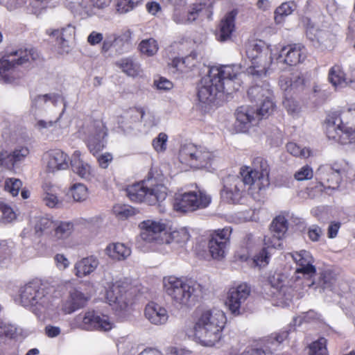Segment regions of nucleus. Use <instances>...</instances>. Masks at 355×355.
<instances>
[{
	"label": "nucleus",
	"instance_id": "f257e3e1",
	"mask_svg": "<svg viewBox=\"0 0 355 355\" xmlns=\"http://www.w3.org/2000/svg\"><path fill=\"white\" fill-rule=\"evenodd\" d=\"M240 74L241 67L238 65L212 67L199 83V101L202 103L211 105L223 92L230 93L232 90L238 89L236 86L239 85Z\"/></svg>",
	"mask_w": 355,
	"mask_h": 355
},
{
	"label": "nucleus",
	"instance_id": "f03ea898",
	"mask_svg": "<svg viewBox=\"0 0 355 355\" xmlns=\"http://www.w3.org/2000/svg\"><path fill=\"white\" fill-rule=\"evenodd\" d=\"M60 296L53 285L35 280L26 284L21 293L23 306L29 308L36 315L40 316L53 306L55 299Z\"/></svg>",
	"mask_w": 355,
	"mask_h": 355
},
{
	"label": "nucleus",
	"instance_id": "7ed1b4c3",
	"mask_svg": "<svg viewBox=\"0 0 355 355\" xmlns=\"http://www.w3.org/2000/svg\"><path fill=\"white\" fill-rule=\"evenodd\" d=\"M226 321V316L220 310L214 309L202 311L194 324L196 339L202 346L216 345L223 337Z\"/></svg>",
	"mask_w": 355,
	"mask_h": 355
},
{
	"label": "nucleus",
	"instance_id": "20e7f679",
	"mask_svg": "<svg viewBox=\"0 0 355 355\" xmlns=\"http://www.w3.org/2000/svg\"><path fill=\"white\" fill-rule=\"evenodd\" d=\"M163 285L175 305L181 309L192 307L202 295L201 285L191 279L168 276L164 278Z\"/></svg>",
	"mask_w": 355,
	"mask_h": 355
},
{
	"label": "nucleus",
	"instance_id": "39448f33",
	"mask_svg": "<svg viewBox=\"0 0 355 355\" xmlns=\"http://www.w3.org/2000/svg\"><path fill=\"white\" fill-rule=\"evenodd\" d=\"M40 59V53L34 48L12 50L0 59V80L12 83L19 78V66H31Z\"/></svg>",
	"mask_w": 355,
	"mask_h": 355
},
{
	"label": "nucleus",
	"instance_id": "423d86ee",
	"mask_svg": "<svg viewBox=\"0 0 355 355\" xmlns=\"http://www.w3.org/2000/svg\"><path fill=\"white\" fill-rule=\"evenodd\" d=\"M325 131L329 139L341 144H355V109L329 115Z\"/></svg>",
	"mask_w": 355,
	"mask_h": 355
},
{
	"label": "nucleus",
	"instance_id": "0eeeda50",
	"mask_svg": "<svg viewBox=\"0 0 355 355\" xmlns=\"http://www.w3.org/2000/svg\"><path fill=\"white\" fill-rule=\"evenodd\" d=\"M167 193L166 187L153 178L130 185L126 189V195L131 201L149 205H159L166 199Z\"/></svg>",
	"mask_w": 355,
	"mask_h": 355
},
{
	"label": "nucleus",
	"instance_id": "6e6552de",
	"mask_svg": "<svg viewBox=\"0 0 355 355\" xmlns=\"http://www.w3.org/2000/svg\"><path fill=\"white\" fill-rule=\"evenodd\" d=\"M178 159L182 164L196 169L212 168L218 160L214 152L192 143L181 146Z\"/></svg>",
	"mask_w": 355,
	"mask_h": 355
},
{
	"label": "nucleus",
	"instance_id": "1a4fd4ad",
	"mask_svg": "<svg viewBox=\"0 0 355 355\" xmlns=\"http://www.w3.org/2000/svg\"><path fill=\"white\" fill-rule=\"evenodd\" d=\"M245 54L251 62V66L248 69V73L258 76L266 75L272 64L269 49L261 41H253L246 44Z\"/></svg>",
	"mask_w": 355,
	"mask_h": 355
},
{
	"label": "nucleus",
	"instance_id": "9d476101",
	"mask_svg": "<svg viewBox=\"0 0 355 355\" xmlns=\"http://www.w3.org/2000/svg\"><path fill=\"white\" fill-rule=\"evenodd\" d=\"M71 329L85 331H107L114 327V322L105 315H99L94 311L83 312L76 315L70 323Z\"/></svg>",
	"mask_w": 355,
	"mask_h": 355
},
{
	"label": "nucleus",
	"instance_id": "9b49d317",
	"mask_svg": "<svg viewBox=\"0 0 355 355\" xmlns=\"http://www.w3.org/2000/svg\"><path fill=\"white\" fill-rule=\"evenodd\" d=\"M211 202V197L205 191H190L178 196L173 204L176 211L182 212L193 211L207 207Z\"/></svg>",
	"mask_w": 355,
	"mask_h": 355
},
{
	"label": "nucleus",
	"instance_id": "f8f14e48",
	"mask_svg": "<svg viewBox=\"0 0 355 355\" xmlns=\"http://www.w3.org/2000/svg\"><path fill=\"white\" fill-rule=\"evenodd\" d=\"M241 176L230 175L226 185V189H231L232 186L234 187V193L232 197L227 196V198L230 200H236L239 196H241L242 193L245 189V186L250 187L257 180L258 181L257 175H254V171L250 167L242 168L240 172ZM230 192V190H227Z\"/></svg>",
	"mask_w": 355,
	"mask_h": 355
},
{
	"label": "nucleus",
	"instance_id": "ddd939ff",
	"mask_svg": "<svg viewBox=\"0 0 355 355\" xmlns=\"http://www.w3.org/2000/svg\"><path fill=\"white\" fill-rule=\"evenodd\" d=\"M232 229L225 227L218 230L211 235L209 241V250L214 259H220L225 257Z\"/></svg>",
	"mask_w": 355,
	"mask_h": 355
},
{
	"label": "nucleus",
	"instance_id": "4468645a",
	"mask_svg": "<svg viewBox=\"0 0 355 355\" xmlns=\"http://www.w3.org/2000/svg\"><path fill=\"white\" fill-rule=\"evenodd\" d=\"M141 232L140 236L142 240L148 242H155L164 244L166 234V225L160 221L146 220L139 225Z\"/></svg>",
	"mask_w": 355,
	"mask_h": 355
},
{
	"label": "nucleus",
	"instance_id": "2eb2a0df",
	"mask_svg": "<svg viewBox=\"0 0 355 355\" xmlns=\"http://www.w3.org/2000/svg\"><path fill=\"white\" fill-rule=\"evenodd\" d=\"M132 34V31L128 29L119 35L113 33L107 35L103 42L102 51L107 52L113 49L119 54L128 52L131 48Z\"/></svg>",
	"mask_w": 355,
	"mask_h": 355
},
{
	"label": "nucleus",
	"instance_id": "dca6fc26",
	"mask_svg": "<svg viewBox=\"0 0 355 355\" xmlns=\"http://www.w3.org/2000/svg\"><path fill=\"white\" fill-rule=\"evenodd\" d=\"M128 285L121 281L113 283L106 291V299L108 303L116 310H125L130 302L128 297Z\"/></svg>",
	"mask_w": 355,
	"mask_h": 355
},
{
	"label": "nucleus",
	"instance_id": "f3484780",
	"mask_svg": "<svg viewBox=\"0 0 355 355\" xmlns=\"http://www.w3.org/2000/svg\"><path fill=\"white\" fill-rule=\"evenodd\" d=\"M250 293V288L245 284H240L230 289L226 305L233 315H239L241 313V311L244 309L243 305L249 297Z\"/></svg>",
	"mask_w": 355,
	"mask_h": 355
},
{
	"label": "nucleus",
	"instance_id": "a211bd4d",
	"mask_svg": "<svg viewBox=\"0 0 355 355\" xmlns=\"http://www.w3.org/2000/svg\"><path fill=\"white\" fill-rule=\"evenodd\" d=\"M306 58V51L301 44H293L284 46L278 57L277 63H286L290 66L302 62Z\"/></svg>",
	"mask_w": 355,
	"mask_h": 355
},
{
	"label": "nucleus",
	"instance_id": "6ab92c4d",
	"mask_svg": "<svg viewBox=\"0 0 355 355\" xmlns=\"http://www.w3.org/2000/svg\"><path fill=\"white\" fill-rule=\"evenodd\" d=\"M68 156L59 149L51 150L44 155V163L47 173H54L69 167Z\"/></svg>",
	"mask_w": 355,
	"mask_h": 355
},
{
	"label": "nucleus",
	"instance_id": "aec40b11",
	"mask_svg": "<svg viewBox=\"0 0 355 355\" xmlns=\"http://www.w3.org/2000/svg\"><path fill=\"white\" fill-rule=\"evenodd\" d=\"M291 257L297 264L295 272L308 277H313L316 272L313 265L314 259L311 254L306 250H301L291 254Z\"/></svg>",
	"mask_w": 355,
	"mask_h": 355
},
{
	"label": "nucleus",
	"instance_id": "412c9836",
	"mask_svg": "<svg viewBox=\"0 0 355 355\" xmlns=\"http://www.w3.org/2000/svg\"><path fill=\"white\" fill-rule=\"evenodd\" d=\"M235 114L236 126L241 132H246L252 125L257 123L260 120L255 108L250 106L239 107Z\"/></svg>",
	"mask_w": 355,
	"mask_h": 355
},
{
	"label": "nucleus",
	"instance_id": "4be33fe9",
	"mask_svg": "<svg viewBox=\"0 0 355 355\" xmlns=\"http://www.w3.org/2000/svg\"><path fill=\"white\" fill-rule=\"evenodd\" d=\"M202 10L201 4L193 3L180 10H173L171 19L176 24H189L198 17Z\"/></svg>",
	"mask_w": 355,
	"mask_h": 355
},
{
	"label": "nucleus",
	"instance_id": "5701e85b",
	"mask_svg": "<svg viewBox=\"0 0 355 355\" xmlns=\"http://www.w3.org/2000/svg\"><path fill=\"white\" fill-rule=\"evenodd\" d=\"M106 135L107 132L103 124L100 121L96 122L87 138V147L90 153L95 155L103 150Z\"/></svg>",
	"mask_w": 355,
	"mask_h": 355
},
{
	"label": "nucleus",
	"instance_id": "b1692460",
	"mask_svg": "<svg viewBox=\"0 0 355 355\" xmlns=\"http://www.w3.org/2000/svg\"><path fill=\"white\" fill-rule=\"evenodd\" d=\"M76 33L75 27L67 24L60 29L48 30L47 33L55 37L59 47L63 52L68 53L71 49L70 43L73 39Z\"/></svg>",
	"mask_w": 355,
	"mask_h": 355
},
{
	"label": "nucleus",
	"instance_id": "393cba45",
	"mask_svg": "<svg viewBox=\"0 0 355 355\" xmlns=\"http://www.w3.org/2000/svg\"><path fill=\"white\" fill-rule=\"evenodd\" d=\"M316 176L322 184L327 183V187L332 189L338 188L341 182L340 170L328 165L320 166Z\"/></svg>",
	"mask_w": 355,
	"mask_h": 355
},
{
	"label": "nucleus",
	"instance_id": "a878e982",
	"mask_svg": "<svg viewBox=\"0 0 355 355\" xmlns=\"http://www.w3.org/2000/svg\"><path fill=\"white\" fill-rule=\"evenodd\" d=\"M144 314L146 318L155 325L164 324L168 319L166 309L154 302L146 305Z\"/></svg>",
	"mask_w": 355,
	"mask_h": 355
},
{
	"label": "nucleus",
	"instance_id": "bb28decb",
	"mask_svg": "<svg viewBox=\"0 0 355 355\" xmlns=\"http://www.w3.org/2000/svg\"><path fill=\"white\" fill-rule=\"evenodd\" d=\"M306 35L311 41L325 46H328L333 37L328 31L316 27L309 19L306 24Z\"/></svg>",
	"mask_w": 355,
	"mask_h": 355
},
{
	"label": "nucleus",
	"instance_id": "cd10ccee",
	"mask_svg": "<svg viewBox=\"0 0 355 355\" xmlns=\"http://www.w3.org/2000/svg\"><path fill=\"white\" fill-rule=\"evenodd\" d=\"M236 11H231L225 15L219 24V30L217 33L218 40L225 42L229 40L235 30Z\"/></svg>",
	"mask_w": 355,
	"mask_h": 355
},
{
	"label": "nucleus",
	"instance_id": "c85d7f7f",
	"mask_svg": "<svg viewBox=\"0 0 355 355\" xmlns=\"http://www.w3.org/2000/svg\"><path fill=\"white\" fill-rule=\"evenodd\" d=\"M71 166L72 171L83 179L87 180L92 177V166L81 158L80 152L78 150H76L71 156Z\"/></svg>",
	"mask_w": 355,
	"mask_h": 355
},
{
	"label": "nucleus",
	"instance_id": "c756f323",
	"mask_svg": "<svg viewBox=\"0 0 355 355\" xmlns=\"http://www.w3.org/2000/svg\"><path fill=\"white\" fill-rule=\"evenodd\" d=\"M61 101H62L61 96L56 94L37 95L31 100V112L36 115L37 111L45 109L50 104L56 106L58 103Z\"/></svg>",
	"mask_w": 355,
	"mask_h": 355
},
{
	"label": "nucleus",
	"instance_id": "7c9ffc66",
	"mask_svg": "<svg viewBox=\"0 0 355 355\" xmlns=\"http://www.w3.org/2000/svg\"><path fill=\"white\" fill-rule=\"evenodd\" d=\"M112 0H89L82 1L78 5L76 10L80 15L91 16L96 13V10H103L108 7Z\"/></svg>",
	"mask_w": 355,
	"mask_h": 355
},
{
	"label": "nucleus",
	"instance_id": "2f4dec72",
	"mask_svg": "<svg viewBox=\"0 0 355 355\" xmlns=\"http://www.w3.org/2000/svg\"><path fill=\"white\" fill-rule=\"evenodd\" d=\"M248 96L250 101L259 103L265 98H270L272 96V92L268 82L260 81L248 89Z\"/></svg>",
	"mask_w": 355,
	"mask_h": 355
},
{
	"label": "nucleus",
	"instance_id": "473e14b6",
	"mask_svg": "<svg viewBox=\"0 0 355 355\" xmlns=\"http://www.w3.org/2000/svg\"><path fill=\"white\" fill-rule=\"evenodd\" d=\"M29 153V150L26 147H19L16 148L12 153L8 154L7 152L0 153V164L6 167L13 166L16 162L21 161Z\"/></svg>",
	"mask_w": 355,
	"mask_h": 355
},
{
	"label": "nucleus",
	"instance_id": "72a5a7b5",
	"mask_svg": "<svg viewBox=\"0 0 355 355\" xmlns=\"http://www.w3.org/2000/svg\"><path fill=\"white\" fill-rule=\"evenodd\" d=\"M98 266V260L93 257H88L78 261L74 267L75 274L83 277L94 272Z\"/></svg>",
	"mask_w": 355,
	"mask_h": 355
},
{
	"label": "nucleus",
	"instance_id": "f704fd0d",
	"mask_svg": "<svg viewBox=\"0 0 355 355\" xmlns=\"http://www.w3.org/2000/svg\"><path fill=\"white\" fill-rule=\"evenodd\" d=\"M328 80L335 87H344L352 83L350 78L346 77L342 67L336 64L329 71Z\"/></svg>",
	"mask_w": 355,
	"mask_h": 355
},
{
	"label": "nucleus",
	"instance_id": "c9c22d12",
	"mask_svg": "<svg viewBox=\"0 0 355 355\" xmlns=\"http://www.w3.org/2000/svg\"><path fill=\"white\" fill-rule=\"evenodd\" d=\"M254 175H257L260 184L266 186L269 184V166L266 160L262 157H257L253 161Z\"/></svg>",
	"mask_w": 355,
	"mask_h": 355
},
{
	"label": "nucleus",
	"instance_id": "e433bc0d",
	"mask_svg": "<svg viewBox=\"0 0 355 355\" xmlns=\"http://www.w3.org/2000/svg\"><path fill=\"white\" fill-rule=\"evenodd\" d=\"M106 254L114 260H124L131 254L129 247L121 243H111L105 249Z\"/></svg>",
	"mask_w": 355,
	"mask_h": 355
},
{
	"label": "nucleus",
	"instance_id": "4c0bfd02",
	"mask_svg": "<svg viewBox=\"0 0 355 355\" xmlns=\"http://www.w3.org/2000/svg\"><path fill=\"white\" fill-rule=\"evenodd\" d=\"M55 221L52 217L48 216H38L35 217V231L39 236L48 235L53 233Z\"/></svg>",
	"mask_w": 355,
	"mask_h": 355
},
{
	"label": "nucleus",
	"instance_id": "58836bf2",
	"mask_svg": "<svg viewBox=\"0 0 355 355\" xmlns=\"http://www.w3.org/2000/svg\"><path fill=\"white\" fill-rule=\"evenodd\" d=\"M116 64L129 76L135 77L141 72L140 64L132 58L121 59Z\"/></svg>",
	"mask_w": 355,
	"mask_h": 355
},
{
	"label": "nucleus",
	"instance_id": "ea45409f",
	"mask_svg": "<svg viewBox=\"0 0 355 355\" xmlns=\"http://www.w3.org/2000/svg\"><path fill=\"white\" fill-rule=\"evenodd\" d=\"M189 234L184 228L175 230L171 232H167L165 236L164 243H176L180 245H184L189 239Z\"/></svg>",
	"mask_w": 355,
	"mask_h": 355
},
{
	"label": "nucleus",
	"instance_id": "a19ab883",
	"mask_svg": "<svg viewBox=\"0 0 355 355\" xmlns=\"http://www.w3.org/2000/svg\"><path fill=\"white\" fill-rule=\"evenodd\" d=\"M73 224L70 222L55 220L52 236L55 239H64L69 236L72 232Z\"/></svg>",
	"mask_w": 355,
	"mask_h": 355
},
{
	"label": "nucleus",
	"instance_id": "79ce46f5",
	"mask_svg": "<svg viewBox=\"0 0 355 355\" xmlns=\"http://www.w3.org/2000/svg\"><path fill=\"white\" fill-rule=\"evenodd\" d=\"M272 97V96L270 98H265L263 100L260 101L259 103H257L255 110L260 119L268 117L274 111L275 103Z\"/></svg>",
	"mask_w": 355,
	"mask_h": 355
},
{
	"label": "nucleus",
	"instance_id": "37998d69",
	"mask_svg": "<svg viewBox=\"0 0 355 355\" xmlns=\"http://www.w3.org/2000/svg\"><path fill=\"white\" fill-rule=\"evenodd\" d=\"M288 230V221L283 216H277L270 225V234H277V236H284Z\"/></svg>",
	"mask_w": 355,
	"mask_h": 355
},
{
	"label": "nucleus",
	"instance_id": "c03bdc74",
	"mask_svg": "<svg viewBox=\"0 0 355 355\" xmlns=\"http://www.w3.org/2000/svg\"><path fill=\"white\" fill-rule=\"evenodd\" d=\"M296 6L294 2L283 3L279 6L275 12V20L277 23L279 24L282 21L283 18L291 15L295 9Z\"/></svg>",
	"mask_w": 355,
	"mask_h": 355
},
{
	"label": "nucleus",
	"instance_id": "a18cd8bd",
	"mask_svg": "<svg viewBox=\"0 0 355 355\" xmlns=\"http://www.w3.org/2000/svg\"><path fill=\"white\" fill-rule=\"evenodd\" d=\"M70 194L74 201L83 202L88 198V189L83 184H74L70 189Z\"/></svg>",
	"mask_w": 355,
	"mask_h": 355
},
{
	"label": "nucleus",
	"instance_id": "49530a36",
	"mask_svg": "<svg viewBox=\"0 0 355 355\" xmlns=\"http://www.w3.org/2000/svg\"><path fill=\"white\" fill-rule=\"evenodd\" d=\"M287 282V277L282 273L275 272L274 275L270 276L268 279L269 284L277 292L281 293L284 292L285 289V283Z\"/></svg>",
	"mask_w": 355,
	"mask_h": 355
},
{
	"label": "nucleus",
	"instance_id": "de8ad7c7",
	"mask_svg": "<svg viewBox=\"0 0 355 355\" xmlns=\"http://www.w3.org/2000/svg\"><path fill=\"white\" fill-rule=\"evenodd\" d=\"M139 49L141 53L152 56L157 52L158 44L153 38L143 40L139 44Z\"/></svg>",
	"mask_w": 355,
	"mask_h": 355
},
{
	"label": "nucleus",
	"instance_id": "09e8293b",
	"mask_svg": "<svg viewBox=\"0 0 355 355\" xmlns=\"http://www.w3.org/2000/svg\"><path fill=\"white\" fill-rule=\"evenodd\" d=\"M22 187V182L15 178H6L4 182V189L12 196H17Z\"/></svg>",
	"mask_w": 355,
	"mask_h": 355
},
{
	"label": "nucleus",
	"instance_id": "8fccbe9b",
	"mask_svg": "<svg viewBox=\"0 0 355 355\" xmlns=\"http://www.w3.org/2000/svg\"><path fill=\"white\" fill-rule=\"evenodd\" d=\"M326 345L327 340L324 338H320L313 342L309 346V355H327Z\"/></svg>",
	"mask_w": 355,
	"mask_h": 355
},
{
	"label": "nucleus",
	"instance_id": "3c124183",
	"mask_svg": "<svg viewBox=\"0 0 355 355\" xmlns=\"http://www.w3.org/2000/svg\"><path fill=\"white\" fill-rule=\"evenodd\" d=\"M286 149L292 155L302 158H307L311 154V151L309 148H302L294 142L288 143L286 145Z\"/></svg>",
	"mask_w": 355,
	"mask_h": 355
},
{
	"label": "nucleus",
	"instance_id": "603ef678",
	"mask_svg": "<svg viewBox=\"0 0 355 355\" xmlns=\"http://www.w3.org/2000/svg\"><path fill=\"white\" fill-rule=\"evenodd\" d=\"M137 0H117L116 10L119 14H125L132 10L139 3Z\"/></svg>",
	"mask_w": 355,
	"mask_h": 355
},
{
	"label": "nucleus",
	"instance_id": "864d4df0",
	"mask_svg": "<svg viewBox=\"0 0 355 355\" xmlns=\"http://www.w3.org/2000/svg\"><path fill=\"white\" fill-rule=\"evenodd\" d=\"M168 136L164 132H160L153 141L152 145L153 148L157 153H163L167 148Z\"/></svg>",
	"mask_w": 355,
	"mask_h": 355
},
{
	"label": "nucleus",
	"instance_id": "5fc2aeb1",
	"mask_svg": "<svg viewBox=\"0 0 355 355\" xmlns=\"http://www.w3.org/2000/svg\"><path fill=\"white\" fill-rule=\"evenodd\" d=\"M288 334L289 331L288 330L272 334L267 341V347L274 349V347L277 346L286 340L288 337Z\"/></svg>",
	"mask_w": 355,
	"mask_h": 355
},
{
	"label": "nucleus",
	"instance_id": "6e6d98bb",
	"mask_svg": "<svg viewBox=\"0 0 355 355\" xmlns=\"http://www.w3.org/2000/svg\"><path fill=\"white\" fill-rule=\"evenodd\" d=\"M277 234H270L264 237V244L266 249L269 248H282L283 246L282 239L284 236H277Z\"/></svg>",
	"mask_w": 355,
	"mask_h": 355
},
{
	"label": "nucleus",
	"instance_id": "4d7b16f0",
	"mask_svg": "<svg viewBox=\"0 0 355 355\" xmlns=\"http://www.w3.org/2000/svg\"><path fill=\"white\" fill-rule=\"evenodd\" d=\"M270 254V252L266 248L262 249L253 259L254 266L259 268L267 266L269 263Z\"/></svg>",
	"mask_w": 355,
	"mask_h": 355
},
{
	"label": "nucleus",
	"instance_id": "13d9d810",
	"mask_svg": "<svg viewBox=\"0 0 355 355\" xmlns=\"http://www.w3.org/2000/svg\"><path fill=\"white\" fill-rule=\"evenodd\" d=\"M169 65L171 73L174 74L178 75L189 71L182 58L173 59Z\"/></svg>",
	"mask_w": 355,
	"mask_h": 355
},
{
	"label": "nucleus",
	"instance_id": "bf43d9fd",
	"mask_svg": "<svg viewBox=\"0 0 355 355\" xmlns=\"http://www.w3.org/2000/svg\"><path fill=\"white\" fill-rule=\"evenodd\" d=\"M114 211L121 218H127L135 214V210L129 205H116L114 207Z\"/></svg>",
	"mask_w": 355,
	"mask_h": 355
},
{
	"label": "nucleus",
	"instance_id": "052dcab7",
	"mask_svg": "<svg viewBox=\"0 0 355 355\" xmlns=\"http://www.w3.org/2000/svg\"><path fill=\"white\" fill-rule=\"evenodd\" d=\"M336 282V278L330 272L325 271L321 273L319 284L323 288H331Z\"/></svg>",
	"mask_w": 355,
	"mask_h": 355
},
{
	"label": "nucleus",
	"instance_id": "680f3d73",
	"mask_svg": "<svg viewBox=\"0 0 355 355\" xmlns=\"http://www.w3.org/2000/svg\"><path fill=\"white\" fill-rule=\"evenodd\" d=\"M313 172L312 168L308 166H304L295 172L294 177L298 181L310 180L313 178Z\"/></svg>",
	"mask_w": 355,
	"mask_h": 355
},
{
	"label": "nucleus",
	"instance_id": "e2e57ef3",
	"mask_svg": "<svg viewBox=\"0 0 355 355\" xmlns=\"http://www.w3.org/2000/svg\"><path fill=\"white\" fill-rule=\"evenodd\" d=\"M69 298L74 302L78 309L83 307L87 300L84 294L76 289L70 291Z\"/></svg>",
	"mask_w": 355,
	"mask_h": 355
},
{
	"label": "nucleus",
	"instance_id": "0e129e2a",
	"mask_svg": "<svg viewBox=\"0 0 355 355\" xmlns=\"http://www.w3.org/2000/svg\"><path fill=\"white\" fill-rule=\"evenodd\" d=\"M1 210H2L1 212V219L2 222L8 223L16 218L15 213L12 208L3 202Z\"/></svg>",
	"mask_w": 355,
	"mask_h": 355
},
{
	"label": "nucleus",
	"instance_id": "69168bd1",
	"mask_svg": "<svg viewBox=\"0 0 355 355\" xmlns=\"http://www.w3.org/2000/svg\"><path fill=\"white\" fill-rule=\"evenodd\" d=\"M35 128L40 132H43L44 130H48L53 127L58 121L57 119L55 121H45L43 119H38L37 116L35 117Z\"/></svg>",
	"mask_w": 355,
	"mask_h": 355
},
{
	"label": "nucleus",
	"instance_id": "338daca9",
	"mask_svg": "<svg viewBox=\"0 0 355 355\" xmlns=\"http://www.w3.org/2000/svg\"><path fill=\"white\" fill-rule=\"evenodd\" d=\"M43 201L45 205L50 208L59 207L61 205V202L58 200V197L48 192L44 193Z\"/></svg>",
	"mask_w": 355,
	"mask_h": 355
},
{
	"label": "nucleus",
	"instance_id": "774afa93",
	"mask_svg": "<svg viewBox=\"0 0 355 355\" xmlns=\"http://www.w3.org/2000/svg\"><path fill=\"white\" fill-rule=\"evenodd\" d=\"M283 105L291 114L298 112L300 110L297 103L293 98H286L283 101Z\"/></svg>",
	"mask_w": 355,
	"mask_h": 355
}]
</instances>
